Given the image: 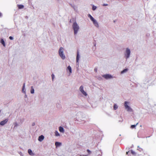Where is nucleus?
I'll return each instance as SVG.
<instances>
[{
  "label": "nucleus",
  "mask_w": 156,
  "mask_h": 156,
  "mask_svg": "<svg viewBox=\"0 0 156 156\" xmlns=\"http://www.w3.org/2000/svg\"><path fill=\"white\" fill-rule=\"evenodd\" d=\"M102 77L106 79H111L112 77L111 75L107 74L102 75Z\"/></svg>",
  "instance_id": "obj_4"
},
{
  "label": "nucleus",
  "mask_w": 156,
  "mask_h": 156,
  "mask_svg": "<svg viewBox=\"0 0 156 156\" xmlns=\"http://www.w3.org/2000/svg\"><path fill=\"white\" fill-rule=\"evenodd\" d=\"M28 152L29 154L31 155H34V154L33 153L31 150L30 149L28 150Z\"/></svg>",
  "instance_id": "obj_10"
},
{
  "label": "nucleus",
  "mask_w": 156,
  "mask_h": 156,
  "mask_svg": "<svg viewBox=\"0 0 156 156\" xmlns=\"http://www.w3.org/2000/svg\"><path fill=\"white\" fill-rule=\"evenodd\" d=\"M59 131L61 132L64 133V129L61 126H60L59 127Z\"/></svg>",
  "instance_id": "obj_11"
},
{
  "label": "nucleus",
  "mask_w": 156,
  "mask_h": 156,
  "mask_svg": "<svg viewBox=\"0 0 156 156\" xmlns=\"http://www.w3.org/2000/svg\"><path fill=\"white\" fill-rule=\"evenodd\" d=\"M130 50L129 49L127 48L126 49V53L127 55H126V58H128L130 55Z\"/></svg>",
  "instance_id": "obj_7"
},
{
  "label": "nucleus",
  "mask_w": 156,
  "mask_h": 156,
  "mask_svg": "<svg viewBox=\"0 0 156 156\" xmlns=\"http://www.w3.org/2000/svg\"><path fill=\"white\" fill-rule=\"evenodd\" d=\"M94 70L95 72H97V68H95L94 69Z\"/></svg>",
  "instance_id": "obj_32"
},
{
  "label": "nucleus",
  "mask_w": 156,
  "mask_h": 156,
  "mask_svg": "<svg viewBox=\"0 0 156 156\" xmlns=\"http://www.w3.org/2000/svg\"><path fill=\"white\" fill-rule=\"evenodd\" d=\"M103 5L104 6H107V4H104Z\"/></svg>",
  "instance_id": "obj_36"
},
{
  "label": "nucleus",
  "mask_w": 156,
  "mask_h": 156,
  "mask_svg": "<svg viewBox=\"0 0 156 156\" xmlns=\"http://www.w3.org/2000/svg\"><path fill=\"white\" fill-rule=\"evenodd\" d=\"M88 16L90 18L91 21H92L94 19V18L90 14H88Z\"/></svg>",
  "instance_id": "obj_19"
},
{
  "label": "nucleus",
  "mask_w": 156,
  "mask_h": 156,
  "mask_svg": "<svg viewBox=\"0 0 156 156\" xmlns=\"http://www.w3.org/2000/svg\"><path fill=\"white\" fill-rule=\"evenodd\" d=\"M34 125H35V123H33L32 124V125L33 126H34Z\"/></svg>",
  "instance_id": "obj_35"
},
{
  "label": "nucleus",
  "mask_w": 156,
  "mask_h": 156,
  "mask_svg": "<svg viewBox=\"0 0 156 156\" xmlns=\"http://www.w3.org/2000/svg\"><path fill=\"white\" fill-rule=\"evenodd\" d=\"M88 16L90 18L91 21H92L94 19V18L90 14H88Z\"/></svg>",
  "instance_id": "obj_17"
},
{
  "label": "nucleus",
  "mask_w": 156,
  "mask_h": 156,
  "mask_svg": "<svg viewBox=\"0 0 156 156\" xmlns=\"http://www.w3.org/2000/svg\"><path fill=\"white\" fill-rule=\"evenodd\" d=\"M64 48L62 47L60 48L59 50V54L60 57L63 59H64L65 58V56L63 54Z\"/></svg>",
  "instance_id": "obj_2"
},
{
  "label": "nucleus",
  "mask_w": 156,
  "mask_h": 156,
  "mask_svg": "<svg viewBox=\"0 0 156 156\" xmlns=\"http://www.w3.org/2000/svg\"><path fill=\"white\" fill-rule=\"evenodd\" d=\"M88 16L90 18L91 21H92L94 19V18L90 14H88Z\"/></svg>",
  "instance_id": "obj_18"
},
{
  "label": "nucleus",
  "mask_w": 156,
  "mask_h": 156,
  "mask_svg": "<svg viewBox=\"0 0 156 156\" xmlns=\"http://www.w3.org/2000/svg\"><path fill=\"white\" fill-rule=\"evenodd\" d=\"M18 7L19 9H22L23 8L24 6L23 5H18Z\"/></svg>",
  "instance_id": "obj_20"
},
{
  "label": "nucleus",
  "mask_w": 156,
  "mask_h": 156,
  "mask_svg": "<svg viewBox=\"0 0 156 156\" xmlns=\"http://www.w3.org/2000/svg\"><path fill=\"white\" fill-rule=\"evenodd\" d=\"M137 150L140 151L141 152L143 151V149L140 147V146H138L137 147Z\"/></svg>",
  "instance_id": "obj_22"
},
{
  "label": "nucleus",
  "mask_w": 156,
  "mask_h": 156,
  "mask_svg": "<svg viewBox=\"0 0 156 156\" xmlns=\"http://www.w3.org/2000/svg\"><path fill=\"white\" fill-rule=\"evenodd\" d=\"M0 42L3 44L4 46H5V43L4 40L3 39H1Z\"/></svg>",
  "instance_id": "obj_15"
},
{
  "label": "nucleus",
  "mask_w": 156,
  "mask_h": 156,
  "mask_svg": "<svg viewBox=\"0 0 156 156\" xmlns=\"http://www.w3.org/2000/svg\"><path fill=\"white\" fill-rule=\"evenodd\" d=\"M128 102L126 101L125 102L124 106L125 108L127 109L128 111H129L130 110V107L127 105Z\"/></svg>",
  "instance_id": "obj_5"
},
{
  "label": "nucleus",
  "mask_w": 156,
  "mask_h": 156,
  "mask_svg": "<svg viewBox=\"0 0 156 156\" xmlns=\"http://www.w3.org/2000/svg\"><path fill=\"white\" fill-rule=\"evenodd\" d=\"M79 53L78 51H77V56L76 58V62H78L79 61Z\"/></svg>",
  "instance_id": "obj_13"
},
{
  "label": "nucleus",
  "mask_w": 156,
  "mask_h": 156,
  "mask_svg": "<svg viewBox=\"0 0 156 156\" xmlns=\"http://www.w3.org/2000/svg\"><path fill=\"white\" fill-rule=\"evenodd\" d=\"M87 151L89 154H90L91 153V151L89 149H87Z\"/></svg>",
  "instance_id": "obj_30"
},
{
  "label": "nucleus",
  "mask_w": 156,
  "mask_h": 156,
  "mask_svg": "<svg viewBox=\"0 0 156 156\" xmlns=\"http://www.w3.org/2000/svg\"><path fill=\"white\" fill-rule=\"evenodd\" d=\"M25 83H24L23 84V88H22V90H23V92H24V89L25 88Z\"/></svg>",
  "instance_id": "obj_28"
},
{
  "label": "nucleus",
  "mask_w": 156,
  "mask_h": 156,
  "mask_svg": "<svg viewBox=\"0 0 156 156\" xmlns=\"http://www.w3.org/2000/svg\"><path fill=\"white\" fill-rule=\"evenodd\" d=\"M131 153L133 154H134V155L135 154H136V153H135V152H134V151H131Z\"/></svg>",
  "instance_id": "obj_29"
},
{
  "label": "nucleus",
  "mask_w": 156,
  "mask_h": 156,
  "mask_svg": "<svg viewBox=\"0 0 156 156\" xmlns=\"http://www.w3.org/2000/svg\"><path fill=\"white\" fill-rule=\"evenodd\" d=\"M9 38L10 40H12L13 39V37H11V36L9 37Z\"/></svg>",
  "instance_id": "obj_33"
},
{
  "label": "nucleus",
  "mask_w": 156,
  "mask_h": 156,
  "mask_svg": "<svg viewBox=\"0 0 156 156\" xmlns=\"http://www.w3.org/2000/svg\"><path fill=\"white\" fill-rule=\"evenodd\" d=\"M67 70L69 71V73H72V69L71 66H69L67 69Z\"/></svg>",
  "instance_id": "obj_12"
},
{
  "label": "nucleus",
  "mask_w": 156,
  "mask_h": 156,
  "mask_svg": "<svg viewBox=\"0 0 156 156\" xmlns=\"http://www.w3.org/2000/svg\"><path fill=\"white\" fill-rule=\"evenodd\" d=\"M72 26L74 30V34H76L77 33L79 29V27L76 22L74 23Z\"/></svg>",
  "instance_id": "obj_1"
},
{
  "label": "nucleus",
  "mask_w": 156,
  "mask_h": 156,
  "mask_svg": "<svg viewBox=\"0 0 156 156\" xmlns=\"http://www.w3.org/2000/svg\"><path fill=\"white\" fill-rule=\"evenodd\" d=\"M128 70V69H124L121 72V73H124L126 72Z\"/></svg>",
  "instance_id": "obj_24"
},
{
  "label": "nucleus",
  "mask_w": 156,
  "mask_h": 156,
  "mask_svg": "<svg viewBox=\"0 0 156 156\" xmlns=\"http://www.w3.org/2000/svg\"><path fill=\"white\" fill-rule=\"evenodd\" d=\"M138 124V123H137L136 125H132L131 126V128L132 129L134 128Z\"/></svg>",
  "instance_id": "obj_25"
},
{
  "label": "nucleus",
  "mask_w": 156,
  "mask_h": 156,
  "mask_svg": "<svg viewBox=\"0 0 156 156\" xmlns=\"http://www.w3.org/2000/svg\"><path fill=\"white\" fill-rule=\"evenodd\" d=\"M44 136L42 135L39 137L38 140L40 141H41L44 140Z\"/></svg>",
  "instance_id": "obj_9"
},
{
  "label": "nucleus",
  "mask_w": 156,
  "mask_h": 156,
  "mask_svg": "<svg viewBox=\"0 0 156 156\" xmlns=\"http://www.w3.org/2000/svg\"><path fill=\"white\" fill-rule=\"evenodd\" d=\"M61 144V143L58 142H56L55 143V145L56 147H58L60 146Z\"/></svg>",
  "instance_id": "obj_14"
},
{
  "label": "nucleus",
  "mask_w": 156,
  "mask_h": 156,
  "mask_svg": "<svg viewBox=\"0 0 156 156\" xmlns=\"http://www.w3.org/2000/svg\"><path fill=\"white\" fill-rule=\"evenodd\" d=\"M55 136H59V133H58L57 131H56L55 132Z\"/></svg>",
  "instance_id": "obj_26"
},
{
  "label": "nucleus",
  "mask_w": 156,
  "mask_h": 156,
  "mask_svg": "<svg viewBox=\"0 0 156 156\" xmlns=\"http://www.w3.org/2000/svg\"><path fill=\"white\" fill-rule=\"evenodd\" d=\"M8 119H6L0 122V125H2V126L4 125L5 124H6L7 122L8 121Z\"/></svg>",
  "instance_id": "obj_6"
},
{
  "label": "nucleus",
  "mask_w": 156,
  "mask_h": 156,
  "mask_svg": "<svg viewBox=\"0 0 156 156\" xmlns=\"http://www.w3.org/2000/svg\"><path fill=\"white\" fill-rule=\"evenodd\" d=\"M80 90L83 95H84L86 96L87 95V94L83 90V86H81L80 87Z\"/></svg>",
  "instance_id": "obj_3"
},
{
  "label": "nucleus",
  "mask_w": 156,
  "mask_h": 156,
  "mask_svg": "<svg viewBox=\"0 0 156 156\" xmlns=\"http://www.w3.org/2000/svg\"><path fill=\"white\" fill-rule=\"evenodd\" d=\"M118 108V106L116 105L115 104L113 106V108H114V110H116V109H117Z\"/></svg>",
  "instance_id": "obj_23"
},
{
  "label": "nucleus",
  "mask_w": 156,
  "mask_h": 156,
  "mask_svg": "<svg viewBox=\"0 0 156 156\" xmlns=\"http://www.w3.org/2000/svg\"><path fill=\"white\" fill-rule=\"evenodd\" d=\"M2 16V14L0 12V17L1 16Z\"/></svg>",
  "instance_id": "obj_34"
},
{
  "label": "nucleus",
  "mask_w": 156,
  "mask_h": 156,
  "mask_svg": "<svg viewBox=\"0 0 156 156\" xmlns=\"http://www.w3.org/2000/svg\"><path fill=\"white\" fill-rule=\"evenodd\" d=\"M96 9V7L95 6H93L92 7V9L93 10H95Z\"/></svg>",
  "instance_id": "obj_27"
},
{
  "label": "nucleus",
  "mask_w": 156,
  "mask_h": 156,
  "mask_svg": "<svg viewBox=\"0 0 156 156\" xmlns=\"http://www.w3.org/2000/svg\"><path fill=\"white\" fill-rule=\"evenodd\" d=\"M30 92L31 94H34V89L33 86L31 87Z\"/></svg>",
  "instance_id": "obj_21"
},
{
  "label": "nucleus",
  "mask_w": 156,
  "mask_h": 156,
  "mask_svg": "<svg viewBox=\"0 0 156 156\" xmlns=\"http://www.w3.org/2000/svg\"><path fill=\"white\" fill-rule=\"evenodd\" d=\"M51 76H52V80H54V75L53 74H52L51 75Z\"/></svg>",
  "instance_id": "obj_31"
},
{
  "label": "nucleus",
  "mask_w": 156,
  "mask_h": 156,
  "mask_svg": "<svg viewBox=\"0 0 156 156\" xmlns=\"http://www.w3.org/2000/svg\"><path fill=\"white\" fill-rule=\"evenodd\" d=\"M93 24H94L95 26L97 27H99V25L98 23V22L96 21V20L95 19H94L92 21Z\"/></svg>",
  "instance_id": "obj_8"
},
{
  "label": "nucleus",
  "mask_w": 156,
  "mask_h": 156,
  "mask_svg": "<svg viewBox=\"0 0 156 156\" xmlns=\"http://www.w3.org/2000/svg\"><path fill=\"white\" fill-rule=\"evenodd\" d=\"M88 16L90 18L91 21H92L94 19V18L90 14H88Z\"/></svg>",
  "instance_id": "obj_16"
}]
</instances>
